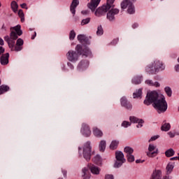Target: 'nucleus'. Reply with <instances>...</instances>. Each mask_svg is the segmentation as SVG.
Listing matches in <instances>:
<instances>
[{
  "mask_svg": "<svg viewBox=\"0 0 179 179\" xmlns=\"http://www.w3.org/2000/svg\"><path fill=\"white\" fill-rule=\"evenodd\" d=\"M62 173H63L64 177L66 178V173H67L66 170L62 169Z\"/></svg>",
  "mask_w": 179,
  "mask_h": 179,
  "instance_id": "nucleus-46",
  "label": "nucleus"
},
{
  "mask_svg": "<svg viewBox=\"0 0 179 179\" xmlns=\"http://www.w3.org/2000/svg\"><path fill=\"white\" fill-rule=\"evenodd\" d=\"M163 69H164V65L163 62L160 60H155L145 68V71L151 75H155V73H157L159 71H163Z\"/></svg>",
  "mask_w": 179,
  "mask_h": 179,
  "instance_id": "nucleus-3",
  "label": "nucleus"
},
{
  "mask_svg": "<svg viewBox=\"0 0 179 179\" xmlns=\"http://www.w3.org/2000/svg\"><path fill=\"white\" fill-rule=\"evenodd\" d=\"M81 55L83 57H90V55H92V52L90 51V49L89 48L85 47L83 50H82V46H81Z\"/></svg>",
  "mask_w": 179,
  "mask_h": 179,
  "instance_id": "nucleus-18",
  "label": "nucleus"
},
{
  "mask_svg": "<svg viewBox=\"0 0 179 179\" xmlns=\"http://www.w3.org/2000/svg\"><path fill=\"white\" fill-rule=\"evenodd\" d=\"M114 1L115 0H107L106 4L99 7L96 10L95 15H96L98 17H100V16L106 15V13H107V12H108L111 8H114Z\"/></svg>",
  "mask_w": 179,
  "mask_h": 179,
  "instance_id": "nucleus-5",
  "label": "nucleus"
},
{
  "mask_svg": "<svg viewBox=\"0 0 179 179\" xmlns=\"http://www.w3.org/2000/svg\"><path fill=\"white\" fill-rule=\"evenodd\" d=\"M163 179H171V176H165Z\"/></svg>",
  "mask_w": 179,
  "mask_h": 179,
  "instance_id": "nucleus-55",
  "label": "nucleus"
},
{
  "mask_svg": "<svg viewBox=\"0 0 179 179\" xmlns=\"http://www.w3.org/2000/svg\"><path fill=\"white\" fill-rule=\"evenodd\" d=\"M93 162L94 163H96V164H101V157H100L99 155H96L93 158Z\"/></svg>",
  "mask_w": 179,
  "mask_h": 179,
  "instance_id": "nucleus-28",
  "label": "nucleus"
},
{
  "mask_svg": "<svg viewBox=\"0 0 179 179\" xmlns=\"http://www.w3.org/2000/svg\"><path fill=\"white\" fill-rule=\"evenodd\" d=\"M136 163H140L139 160L137 159V160L136 161Z\"/></svg>",
  "mask_w": 179,
  "mask_h": 179,
  "instance_id": "nucleus-58",
  "label": "nucleus"
},
{
  "mask_svg": "<svg viewBox=\"0 0 179 179\" xmlns=\"http://www.w3.org/2000/svg\"><path fill=\"white\" fill-rule=\"evenodd\" d=\"M115 155L116 159L113 167H115V169H120V167H121V166H122V164L127 162V159L124 156V153L121 151H116Z\"/></svg>",
  "mask_w": 179,
  "mask_h": 179,
  "instance_id": "nucleus-7",
  "label": "nucleus"
},
{
  "mask_svg": "<svg viewBox=\"0 0 179 179\" xmlns=\"http://www.w3.org/2000/svg\"><path fill=\"white\" fill-rule=\"evenodd\" d=\"M0 45H3V39L0 38Z\"/></svg>",
  "mask_w": 179,
  "mask_h": 179,
  "instance_id": "nucleus-50",
  "label": "nucleus"
},
{
  "mask_svg": "<svg viewBox=\"0 0 179 179\" xmlns=\"http://www.w3.org/2000/svg\"><path fill=\"white\" fill-rule=\"evenodd\" d=\"M132 1H135V0H132Z\"/></svg>",
  "mask_w": 179,
  "mask_h": 179,
  "instance_id": "nucleus-61",
  "label": "nucleus"
},
{
  "mask_svg": "<svg viewBox=\"0 0 179 179\" xmlns=\"http://www.w3.org/2000/svg\"><path fill=\"white\" fill-rule=\"evenodd\" d=\"M129 120L130 122H131L132 124H137V122L140 120L139 119H138V117H134V116H131L129 117Z\"/></svg>",
  "mask_w": 179,
  "mask_h": 179,
  "instance_id": "nucleus-32",
  "label": "nucleus"
},
{
  "mask_svg": "<svg viewBox=\"0 0 179 179\" xmlns=\"http://www.w3.org/2000/svg\"><path fill=\"white\" fill-rule=\"evenodd\" d=\"M146 85H148L149 86H155V87H160V83L158 82L153 83L152 80H145Z\"/></svg>",
  "mask_w": 179,
  "mask_h": 179,
  "instance_id": "nucleus-24",
  "label": "nucleus"
},
{
  "mask_svg": "<svg viewBox=\"0 0 179 179\" xmlns=\"http://www.w3.org/2000/svg\"><path fill=\"white\" fill-rule=\"evenodd\" d=\"M120 13V10L114 8H110V10L107 13V19L110 22H113L115 20V15H118Z\"/></svg>",
  "mask_w": 179,
  "mask_h": 179,
  "instance_id": "nucleus-11",
  "label": "nucleus"
},
{
  "mask_svg": "<svg viewBox=\"0 0 179 179\" xmlns=\"http://www.w3.org/2000/svg\"><path fill=\"white\" fill-rule=\"evenodd\" d=\"M159 150L157 147L153 144H150L148 146V151L146 152L148 157H155L157 156V152Z\"/></svg>",
  "mask_w": 179,
  "mask_h": 179,
  "instance_id": "nucleus-9",
  "label": "nucleus"
},
{
  "mask_svg": "<svg viewBox=\"0 0 179 179\" xmlns=\"http://www.w3.org/2000/svg\"><path fill=\"white\" fill-rule=\"evenodd\" d=\"M82 15H87L89 13V11L85 10H83L81 12Z\"/></svg>",
  "mask_w": 179,
  "mask_h": 179,
  "instance_id": "nucleus-49",
  "label": "nucleus"
},
{
  "mask_svg": "<svg viewBox=\"0 0 179 179\" xmlns=\"http://www.w3.org/2000/svg\"><path fill=\"white\" fill-rule=\"evenodd\" d=\"M120 104L122 107L127 108V110H132V104L129 102L125 96L120 99Z\"/></svg>",
  "mask_w": 179,
  "mask_h": 179,
  "instance_id": "nucleus-12",
  "label": "nucleus"
},
{
  "mask_svg": "<svg viewBox=\"0 0 179 179\" xmlns=\"http://www.w3.org/2000/svg\"><path fill=\"white\" fill-rule=\"evenodd\" d=\"M90 171L92 174H96V176L100 174V169L94 165H92L90 168Z\"/></svg>",
  "mask_w": 179,
  "mask_h": 179,
  "instance_id": "nucleus-21",
  "label": "nucleus"
},
{
  "mask_svg": "<svg viewBox=\"0 0 179 179\" xmlns=\"http://www.w3.org/2000/svg\"><path fill=\"white\" fill-rule=\"evenodd\" d=\"M171 160H178V157H173L171 158Z\"/></svg>",
  "mask_w": 179,
  "mask_h": 179,
  "instance_id": "nucleus-51",
  "label": "nucleus"
},
{
  "mask_svg": "<svg viewBox=\"0 0 179 179\" xmlns=\"http://www.w3.org/2000/svg\"><path fill=\"white\" fill-rule=\"evenodd\" d=\"M90 22V18H86L82 20L81 26H85V24H87Z\"/></svg>",
  "mask_w": 179,
  "mask_h": 179,
  "instance_id": "nucleus-38",
  "label": "nucleus"
},
{
  "mask_svg": "<svg viewBox=\"0 0 179 179\" xmlns=\"http://www.w3.org/2000/svg\"><path fill=\"white\" fill-rule=\"evenodd\" d=\"M170 128H171V126L170 125V123H164L162 127V131H164L165 132H167V131H170Z\"/></svg>",
  "mask_w": 179,
  "mask_h": 179,
  "instance_id": "nucleus-27",
  "label": "nucleus"
},
{
  "mask_svg": "<svg viewBox=\"0 0 179 179\" xmlns=\"http://www.w3.org/2000/svg\"><path fill=\"white\" fill-rule=\"evenodd\" d=\"M166 93L167 96H169V97H171V94H173V92H171V90H166Z\"/></svg>",
  "mask_w": 179,
  "mask_h": 179,
  "instance_id": "nucleus-44",
  "label": "nucleus"
},
{
  "mask_svg": "<svg viewBox=\"0 0 179 179\" xmlns=\"http://www.w3.org/2000/svg\"><path fill=\"white\" fill-rule=\"evenodd\" d=\"M105 179H114V176L113 175H106Z\"/></svg>",
  "mask_w": 179,
  "mask_h": 179,
  "instance_id": "nucleus-45",
  "label": "nucleus"
},
{
  "mask_svg": "<svg viewBox=\"0 0 179 179\" xmlns=\"http://www.w3.org/2000/svg\"><path fill=\"white\" fill-rule=\"evenodd\" d=\"M3 52H5V49L2 46H0V55L1 54H3Z\"/></svg>",
  "mask_w": 179,
  "mask_h": 179,
  "instance_id": "nucleus-47",
  "label": "nucleus"
},
{
  "mask_svg": "<svg viewBox=\"0 0 179 179\" xmlns=\"http://www.w3.org/2000/svg\"><path fill=\"white\" fill-rule=\"evenodd\" d=\"M0 85H1V80H0Z\"/></svg>",
  "mask_w": 179,
  "mask_h": 179,
  "instance_id": "nucleus-60",
  "label": "nucleus"
},
{
  "mask_svg": "<svg viewBox=\"0 0 179 179\" xmlns=\"http://www.w3.org/2000/svg\"><path fill=\"white\" fill-rule=\"evenodd\" d=\"M92 133L93 135L96 136V138H101V136H103V131L97 127L93 128Z\"/></svg>",
  "mask_w": 179,
  "mask_h": 179,
  "instance_id": "nucleus-17",
  "label": "nucleus"
},
{
  "mask_svg": "<svg viewBox=\"0 0 179 179\" xmlns=\"http://www.w3.org/2000/svg\"><path fill=\"white\" fill-rule=\"evenodd\" d=\"M21 27L20 25H17L14 27L10 28V34L9 36H6L4 37V41H6V43L8 44V46L11 49L12 51H22L23 50V45L24 41L22 38H18V36H22L23 34V32L20 29ZM17 40L16 45L15 46V41Z\"/></svg>",
  "mask_w": 179,
  "mask_h": 179,
  "instance_id": "nucleus-2",
  "label": "nucleus"
},
{
  "mask_svg": "<svg viewBox=\"0 0 179 179\" xmlns=\"http://www.w3.org/2000/svg\"><path fill=\"white\" fill-rule=\"evenodd\" d=\"M133 27H134V29H135V27H138V25H137L136 24H134L133 25Z\"/></svg>",
  "mask_w": 179,
  "mask_h": 179,
  "instance_id": "nucleus-56",
  "label": "nucleus"
},
{
  "mask_svg": "<svg viewBox=\"0 0 179 179\" xmlns=\"http://www.w3.org/2000/svg\"><path fill=\"white\" fill-rule=\"evenodd\" d=\"M67 65L69 66H72V64L71 63H67Z\"/></svg>",
  "mask_w": 179,
  "mask_h": 179,
  "instance_id": "nucleus-57",
  "label": "nucleus"
},
{
  "mask_svg": "<svg viewBox=\"0 0 179 179\" xmlns=\"http://www.w3.org/2000/svg\"><path fill=\"white\" fill-rule=\"evenodd\" d=\"M75 37H76V33H75V31L73 30L71 31L69 34L70 40H74Z\"/></svg>",
  "mask_w": 179,
  "mask_h": 179,
  "instance_id": "nucleus-36",
  "label": "nucleus"
},
{
  "mask_svg": "<svg viewBox=\"0 0 179 179\" xmlns=\"http://www.w3.org/2000/svg\"><path fill=\"white\" fill-rule=\"evenodd\" d=\"M11 8L13 12H17V3L16 1H12Z\"/></svg>",
  "mask_w": 179,
  "mask_h": 179,
  "instance_id": "nucleus-33",
  "label": "nucleus"
},
{
  "mask_svg": "<svg viewBox=\"0 0 179 179\" xmlns=\"http://www.w3.org/2000/svg\"><path fill=\"white\" fill-rule=\"evenodd\" d=\"M103 27H101V25H100L97 28L96 34H97V36H101L103 34Z\"/></svg>",
  "mask_w": 179,
  "mask_h": 179,
  "instance_id": "nucleus-35",
  "label": "nucleus"
},
{
  "mask_svg": "<svg viewBox=\"0 0 179 179\" xmlns=\"http://www.w3.org/2000/svg\"><path fill=\"white\" fill-rule=\"evenodd\" d=\"M130 12H132V8H130Z\"/></svg>",
  "mask_w": 179,
  "mask_h": 179,
  "instance_id": "nucleus-59",
  "label": "nucleus"
},
{
  "mask_svg": "<svg viewBox=\"0 0 179 179\" xmlns=\"http://www.w3.org/2000/svg\"><path fill=\"white\" fill-rule=\"evenodd\" d=\"M124 150V153H126V156L129 155H132V153H134L133 148L129 146L125 147Z\"/></svg>",
  "mask_w": 179,
  "mask_h": 179,
  "instance_id": "nucleus-29",
  "label": "nucleus"
},
{
  "mask_svg": "<svg viewBox=\"0 0 179 179\" xmlns=\"http://www.w3.org/2000/svg\"><path fill=\"white\" fill-rule=\"evenodd\" d=\"M167 134L169 135V138H174V136H176V133L173 131H169L167 133Z\"/></svg>",
  "mask_w": 179,
  "mask_h": 179,
  "instance_id": "nucleus-43",
  "label": "nucleus"
},
{
  "mask_svg": "<svg viewBox=\"0 0 179 179\" xmlns=\"http://www.w3.org/2000/svg\"><path fill=\"white\" fill-rule=\"evenodd\" d=\"M152 103L154 104V108L158 110V111L164 113V111L167 110L166 97L156 90L148 91L145 99L144 100V104H145V106H150Z\"/></svg>",
  "mask_w": 179,
  "mask_h": 179,
  "instance_id": "nucleus-1",
  "label": "nucleus"
},
{
  "mask_svg": "<svg viewBox=\"0 0 179 179\" xmlns=\"http://www.w3.org/2000/svg\"><path fill=\"white\" fill-rule=\"evenodd\" d=\"M134 99H142V90L136 91L133 93Z\"/></svg>",
  "mask_w": 179,
  "mask_h": 179,
  "instance_id": "nucleus-26",
  "label": "nucleus"
},
{
  "mask_svg": "<svg viewBox=\"0 0 179 179\" xmlns=\"http://www.w3.org/2000/svg\"><path fill=\"white\" fill-rule=\"evenodd\" d=\"M165 155L166 157H171V156H174V150L170 148L165 152Z\"/></svg>",
  "mask_w": 179,
  "mask_h": 179,
  "instance_id": "nucleus-30",
  "label": "nucleus"
},
{
  "mask_svg": "<svg viewBox=\"0 0 179 179\" xmlns=\"http://www.w3.org/2000/svg\"><path fill=\"white\" fill-rule=\"evenodd\" d=\"M82 177L83 179H89L90 178V175H89V169L87 168H84L82 170Z\"/></svg>",
  "mask_w": 179,
  "mask_h": 179,
  "instance_id": "nucleus-19",
  "label": "nucleus"
},
{
  "mask_svg": "<svg viewBox=\"0 0 179 179\" xmlns=\"http://www.w3.org/2000/svg\"><path fill=\"white\" fill-rule=\"evenodd\" d=\"M80 133L85 138H89L92 135V130H90V127L87 125L86 123H83L82 124V127L80 129Z\"/></svg>",
  "mask_w": 179,
  "mask_h": 179,
  "instance_id": "nucleus-10",
  "label": "nucleus"
},
{
  "mask_svg": "<svg viewBox=\"0 0 179 179\" xmlns=\"http://www.w3.org/2000/svg\"><path fill=\"white\" fill-rule=\"evenodd\" d=\"M122 127H123V128H128V127H131V122L123 121L122 123Z\"/></svg>",
  "mask_w": 179,
  "mask_h": 179,
  "instance_id": "nucleus-37",
  "label": "nucleus"
},
{
  "mask_svg": "<svg viewBox=\"0 0 179 179\" xmlns=\"http://www.w3.org/2000/svg\"><path fill=\"white\" fill-rule=\"evenodd\" d=\"M18 15H19V17L21 19V22H24V13H23V10H19Z\"/></svg>",
  "mask_w": 179,
  "mask_h": 179,
  "instance_id": "nucleus-34",
  "label": "nucleus"
},
{
  "mask_svg": "<svg viewBox=\"0 0 179 179\" xmlns=\"http://www.w3.org/2000/svg\"><path fill=\"white\" fill-rule=\"evenodd\" d=\"M127 158V162L132 163V162H135V157L132 154H129V155H126Z\"/></svg>",
  "mask_w": 179,
  "mask_h": 179,
  "instance_id": "nucleus-31",
  "label": "nucleus"
},
{
  "mask_svg": "<svg viewBox=\"0 0 179 179\" xmlns=\"http://www.w3.org/2000/svg\"><path fill=\"white\" fill-rule=\"evenodd\" d=\"M0 90H9V87L5 85H1Z\"/></svg>",
  "mask_w": 179,
  "mask_h": 179,
  "instance_id": "nucleus-41",
  "label": "nucleus"
},
{
  "mask_svg": "<svg viewBox=\"0 0 179 179\" xmlns=\"http://www.w3.org/2000/svg\"><path fill=\"white\" fill-rule=\"evenodd\" d=\"M137 125H136V127L137 128H142V127H143V120L142 119H140V120L138 121L137 122Z\"/></svg>",
  "mask_w": 179,
  "mask_h": 179,
  "instance_id": "nucleus-40",
  "label": "nucleus"
},
{
  "mask_svg": "<svg viewBox=\"0 0 179 179\" xmlns=\"http://www.w3.org/2000/svg\"><path fill=\"white\" fill-rule=\"evenodd\" d=\"M101 0H91V1L87 4L89 9L92 10V12L96 10V8L99 6L100 1Z\"/></svg>",
  "mask_w": 179,
  "mask_h": 179,
  "instance_id": "nucleus-13",
  "label": "nucleus"
},
{
  "mask_svg": "<svg viewBox=\"0 0 179 179\" xmlns=\"http://www.w3.org/2000/svg\"><path fill=\"white\" fill-rule=\"evenodd\" d=\"M174 169V164L173 163L170 162L167 164L166 170V174H171V172L173 171Z\"/></svg>",
  "mask_w": 179,
  "mask_h": 179,
  "instance_id": "nucleus-22",
  "label": "nucleus"
},
{
  "mask_svg": "<svg viewBox=\"0 0 179 179\" xmlns=\"http://www.w3.org/2000/svg\"><path fill=\"white\" fill-rule=\"evenodd\" d=\"M159 135L153 136L150 138L149 142H153V141H156V139H159Z\"/></svg>",
  "mask_w": 179,
  "mask_h": 179,
  "instance_id": "nucleus-42",
  "label": "nucleus"
},
{
  "mask_svg": "<svg viewBox=\"0 0 179 179\" xmlns=\"http://www.w3.org/2000/svg\"><path fill=\"white\" fill-rule=\"evenodd\" d=\"M121 8L122 9H127L128 13L129 15H132L135 13V8L134 7V5L132 4V2H131L130 0H125L121 3Z\"/></svg>",
  "mask_w": 179,
  "mask_h": 179,
  "instance_id": "nucleus-8",
  "label": "nucleus"
},
{
  "mask_svg": "<svg viewBox=\"0 0 179 179\" xmlns=\"http://www.w3.org/2000/svg\"><path fill=\"white\" fill-rule=\"evenodd\" d=\"M36 36H37V33L34 32V36L31 37L32 40H34V38H36Z\"/></svg>",
  "mask_w": 179,
  "mask_h": 179,
  "instance_id": "nucleus-52",
  "label": "nucleus"
},
{
  "mask_svg": "<svg viewBox=\"0 0 179 179\" xmlns=\"http://www.w3.org/2000/svg\"><path fill=\"white\" fill-rule=\"evenodd\" d=\"M89 67V62L87 60L81 61L78 66V71H85V69H87Z\"/></svg>",
  "mask_w": 179,
  "mask_h": 179,
  "instance_id": "nucleus-15",
  "label": "nucleus"
},
{
  "mask_svg": "<svg viewBox=\"0 0 179 179\" xmlns=\"http://www.w3.org/2000/svg\"><path fill=\"white\" fill-rule=\"evenodd\" d=\"M78 153L80 156H83L87 162H89L92 157V145L90 141H87L83 148H78Z\"/></svg>",
  "mask_w": 179,
  "mask_h": 179,
  "instance_id": "nucleus-4",
  "label": "nucleus"
},
{
  "mask_svg": "<svg viewBox=\"0 0 179 179\" xmlns=\"http://www.w3.org/2000/svg\"><path fill=\"white\" fill-rule=\"evenodd\" d=\"M21 8H22L23 9H27V5L24 3L21 4Z\"/></svg>",
  "mask_w": 179,
  "mask_h": 179,
  "instance_id": "nucleus-48",
  "label": "nucleus"
},
{
  "mask_svg": "<svg viewBox=\"0 0 179 179\" xmlns=\"http://www.w3.org/2000/svg\"><path fill=\"white\" fill-rule=\"evenodd\" d=\"M78 5H79V0H73L70 6V10L73 15H75Z\"/></svg>",
  "mask_w": 179,
  "mask_h": 179,
  "instance_id": "nucleus-16",
  "label": "nucleus"
},
{
  "mask_svg": "<svg viewBox=\"0 0 179 179\" xmlns=\"http://www.w3.org/2000/svg\"><path fill=\"white\" fill-rule=\"evenodd\" d=\"M164 90H171V88L170 87H166Z\"/></svg>",
  "mask_w": 179,
  "mask_h": 179,
  "instance_id": "nucleus-53",
  "label": "nucleus"
},
{
  "mask_svg": "<svg viewBox=\"0 0 179 179\" xmlns=\"http://www.w3.org/2000/svg\"><path fill=\"white\" fill-rule=\"evenodd\" d=\"M107 143L105 140H101L99 143V150L100 152H104L106 150V146Z\"/></svg>",
  "mask_w": 179,
  "mask_h": 179,
  "instance_id": "nucleus-23",
  "label": "nucleus"
},
{
  "mask_svg": "<svg viewBox=\"0 0 179 179\" xmlns=\"http://www.w3.org/2000/svg\"><path fill=\"white\" fill-rule=\"evenodd\" d=\"M142 82V76H136L132 79V83L139 85Z\"/></svg>",
  "mask_w": 179,
  "mask_h": 179,
  "instance_id": "nucleus-25",
  "label": "nucleus"
},
{
  "mask_svg": "<svg viewBox=\"0 0 179 179\" xmlns=\"http://www.w3.org/2000/svg\"><path fill=\"white\" fill-rule=\"evenodd\" d=\"M118 145H120V141L117 140H113L110 143V149H111L112 150H114L117 149V148H118Z\"/></svg>",
  "mask_w": 179,
  "mask_h": 179,
  "instance_id": "nucleus-20",
  "label": "nucleus"
},
{
  "mask_svg": "<svg viewBox=\"0 0 179 179\" xmlns=\"http://www.w3.org/2000/svg\"><path fill=\"white\" fill-rule=\"evenodd\" d=\"M76 50H69L66 54L67 59L70 62H76L79 59L80 55H82V45H77Z\"/></svg>",
  "mask_w": 179,
  "mask_h": 179,
  "instance_id": "nucleus-6",
  "label": "nucleus"
},
{
  "mask_svg": "<svg viewBox=\"0 0 179 179\" xmlns=\"http://www.w3.org/2000/svg\"><path fill=\"white\" fill-rule=\"evenodd\" d=\"M0 62L2 65H8L9 64V53H5L0 57Z\"/></svg>",
  "mask_w": 179,
  "mask_h": 179,
  "instance_id": "nucleus-14",
  "label": "nucleus"
},
{
  "mask_svg": "<svg viewBox=\"0 0 179 179\" xmlns=\"http://www.w3.org/2000/svg\"><path fill=\"white\" fill-rule=\"evenodd\" d=\"M6 92V90H0V95L3 94V93H5Z\"/></svg>",
  "mask_w": 179,
  "mask_h": 179,
  "instance_id": "nucleus-54",
  "label": "nucleus"
},
{
  "mask_svg": "<svg viewBox=\"0 0 179 179\" xmlns=\"http://www.w3.org/2000/svg\"><path fill=\"white\" fill-rule=\"evenodd\" d=\"M86 37L84 35H78V40L80 41V43H83L85 41V39Z\"/></svg>",
  "mask_w": 179,
  "mask_h": 179,
  "instance_id": "nucleus-39",
  "label": "nucleus"
}]
</instances>
